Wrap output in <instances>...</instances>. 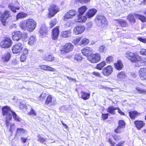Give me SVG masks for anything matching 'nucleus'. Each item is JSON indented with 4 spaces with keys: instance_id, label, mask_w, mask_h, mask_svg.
<instances>
[{
    "instance_id": "f257e3e1",
    "label": "nucleus",
    "mask_w": 146,
    "mask_h": 146,
    "mask_svg": "<svg viewBox=\"0 0 146 146\" xmlns=\"http://www.w3.org/2000/svg\"><path fill=\"white\" fill-rule=\"evenodd\" d=\"M20 27L23 30H27L30 32H33L36 27V23L32 19H27L25 23L23 21L21 22L19 24Z\"/></svg>"
},
{
    "instance_id": "f03ea898",
    "label": "nucleus",
    "mask_w": 146,
    "mask_h": 146,
    "mask_svg": "<svg viewBox=\"0 0 146 146\" xmlns=\"http://www.w3.org/2000/svg\"><path fill=\"white\" fill-rule=\"evenodd\" d=\"M3 115L5 116L6 125L8 126L9 125V121L12 118L13 113L11 109L7 106H4L2 108Z\"/></svg>"
},
{
    "instance_id": "7ed1b4c3",
    "label": "nucleus",
    "mask_w": 146,
    "mask_h": 146,
    "mask_svg": "<svg viewBox=\"0 0 146 146\" xmlns=\"http://www.w3.org/2000/svg\"><path fill=\"white\" fill-rule=\"evenodd\" d=\"M95 19L97 25L100 27H105L108 25L107 20L104 16L102 15H97Z\"/></svg>"
},
{
    "instance_id": "20e7f679",
    "label": "nucleus",
    "mask_w": 146,
    "mask_h": 146,
    "mask_svg": "<svg viewBox=\"0 0 146 146\" xmlns=\"http://www.w3.org/2000/svg\"><path fill=\"white\" fill-rule=\"evenodd\" d=\"M125 55V57L132 62H138L139 60L140 59V57L138 54L136 53L127 52Z\"/></svg>"
},
{
    "instance_id": "39448f33",
    "label": "nucleus",
    "mask_w": 146,
    "mask_h": 146,
    "mask_svg": "<svg viewBox=\"0 0 146 146\" xmlns=\"http://www.w3.org/2000/svg\"><path fill=\"white\" fill-rule=\"evenodd\" d=\"M74 48V46L70 43L66 44L63 46L60 47V50L62 54H64L72 51Z\"/></svg>"
},
{
    "instance_id": "423d86ee",
    "label": "nucleus",
    "mask_w": 146,
    "mask_h": 146,
    "mask_svg": "<svg viewBox=\"0 0 146 146\" xmlns=\"http://www.w3.org/2000/svg\"><path fill=\"white\" fill-rule=\"evenodd\" d=\"M48 10L49 13L48 17L50 18L53 17L59 11V8L56 5L52 4L49 6Z\"/></svg>"
},
{
    "instance_id": "0eeeda50",
    "label": "nucleus",
    "mask_w": 146,
    "mask_h": 146,
    "mask_svg": "<svg viewBox=\"0 0 146 146\" xmlns=\"http://www.w3.org/2000/svg\"><path fill=\"white\" fill-rule=\"evenodd\" d=\"M12 43V41L10 38L5 37L0 42V45L3 48H7L11 46Z\"/></svg>"
},
{
    "instance_id": "6e6552de",
    "label": "nucleus",
    "mask_w": 146,
    "mask_h": 146,
    "mask_svg": "<svg viewBox=\"0 0 146 146\" xmlns=\"http://www.w3.org/2000/svg\"><path fill=\"white\" fill-rule=\"evenodd\" d=\"M88 60L92 63H97L101 60L100 55L99 53L92 54L88 57Z\"/></svg>"
},
{
    "instance_id": "1a4fd4ad",
    "label": "nucleus",
    "mask_w": 146,
    "mask_h": 146,
    "mask_svg": "<svg viewBox=\"0 0 146 146\" xmlns=\"http://www.w3.org/2000/svg\"><path fill=\"white\" fill-rule=\"evenodd\" d=\"M23 45L22 43L19 42L14 45L12 48V50L14 54H19L23 50Z\"/></svg>"
},
{
    "instance_id": "9d476101",
    "label": "nucleus",
    "mask_w": 146,
    "mask_h": 146,
    "mask_svg": "<svg viewBox=\"0 0 146 146\" xmlns=\"http://www.w3.org/2000/svg\"><path fill=\"white\" fill-rule=\"evenodd\" d=\"M85 30V27L82 25L76 26L74 29L73 32L75 35L81 34L84 32Z\"/></svg>"
},
{
    "instance_id": "9b49d317",
    "label": "nucleus",
    "mask_w": 146,
    "mask_h": 146,
    "mask_svg": "<svg viewBox=\"0 0 146 146\" xmlns=\"http://www.w3.org/2000/svg\"><path fill=\"white\" fill-rule=\"evenodd\" d=\"M11 15L8 11H5L4 13L1 15L0 17V20L2 24L4 26L5 25L7 19L10 17Z\"/></svg>"
},
{
    "instance_id": "f8f14e48",
    "label": "nucleus",
    "mask_w": 146,
    "mask_h": 146,
    "mask_svg": "<svg viewBox=\"0 0 146 146\" xmlns=\"http://www.w3.org/2000/svg\"><path fill=\"white\" fill-rule=\"evenodd\" d=\"M12 38L14 41H18L22 37V33L19 31H15L12 33Z\"/></svg>"
},
{
    "instance_id": "ddd939ff",
    "label": "nucleus",
    "mask_w": 146,
    "mask_h": 146,
    "mask_svg": "<svg viewBox=\"0 0 146 146\" xmlns=\"http://www.w3.org/2000/svg\"><path fill=\"white\" fill-rule=\"evenodd\" d=\"M113 71V68L111 66H108L103 70L102 73L105 76H108Z\"/></svg>"
},
{
    "instance_id": "4468645a",
    "label": "nucleus",
    "mask_w": 146,
    "mask_h": 146,
    "mask_svg": "<svg viewBox=\"0 0 146 146\" xmlns=\"http://www.w3.org/2000/svg\"><path fill=\"white\" fill-rule=\"evenodd\" d=\"M82 54L86 56H90L93 52V50L92 49L89 47H86L83 48L82 50Z\"/></svg>"
},
{
    "instance_id": "2eb2a0df",
    "label": "nucleus",
    "mask_w": 146,
    "mask_h": 146,
    "mask_svg": "<svg viewBox=\"0 0 146 146\" xmlns=\"http://www.w3.org/2000/svg\"><path fill=\"white\" fill-rule=\"evenodd\" d=\"M11 56L10 53L9 52H6L2 55L1 57V61L3 62H7L10 60Z\"/></svg>"
},
{
    "instance_id": "dca6fc26",
    "label": "nucleus",
    "mask_w": 146,
    "mask_h": 146,
    "mask_svg": "<svg viewBox=\"0 0 146 146\" xmlns=\"http://www.w3.org/2000/svg\"><path fill=\"white\" fill-rule=\"evenodd\" d=\"M59 35L58 27H56L52 30V38L53 40H56L58 38Z\"/></svg>"
},
{
    "instance_id": "f3484780",
    "label": "nucleus",
    "mask_w": 146,
    "mask_h": 146,
    "mask_svg": "<svg viewBox=\"0 0 146 146\" xmlns=\"http://www.w3.org/2000/svg\"><path fill=\"white\" fill-rule=\"evenodd\" d=\"M140 78L142 80L146 79V68H141L139 70Z\"/></svg>"
},
{
    "instance_id": "a211bd4d",
    "label": "nucleus",
    "mask_w": 146,
    "mask_h": 146,
    "mask_svg": "<svg viewBox=\"0 0 146 146\" xmlns=\"http://www.w3.org/2000/svg\"><path fill=\"white\" fill-rule=\"evenodd\" d=\"M97 10L95 9H91L88 10L86 13V16L88 18L93 17L96 14Z\"/></svg>"
},
{
    "instance_id": "6ab92c4d",
    "label": "nucleus",
    "mask_w": 146,
    "mask_h": 146,
    "mask_svg": "<svg viewBox=\"0 0 146 146\" xmlns=\"http://www.w3.org/2000/svg\"><path fill=\"white\" fill-rule=\"evenodd\" d=\"M52 98L51 95H49L46 99V104H47L50 106L54 105L56 103V102L54 100H52Z\"/></svg>"
},
{
    "instance_id": "aec40b11",
    "label": "nucleus",
    "mask_w": 146,
    "mask_h": 146,
    "mask_svg": "<svg viewBox=\"0 0 146 146\" xmlns=\"http://www.w3.org/2000/svg\"><path fill=\"white\" fill-rule=\"evenodd\" d=\"M136 127L138 129H140L145 125V123L142 121L136 120L134 122Z\"/></svg>"
},
{
    "instance_id": "412c9836",
    "label": "nucleus",
    "mask_w": 146,
    "mask_h": 146,
    "mask_svg": "<svg viewBox=\"0 0 146 146\" xmlns=\"http://www.w3.org/2000/svg\"><path fill=\"white\" fill-rule=\"evenodd\" d=\"M77 17L78 18L76 19L77 22H83L87 20V17L84 15L83 14H78L77 15Z\"/></svg>"
},
{
    "instance_id": "4be33fe9",
    "label": "nucleus",
    "mask_w": 146,
    "mask_h": 146,
    "mask_svg": "<svg viewBox=\"0 0 146 146\" xmlns=\"http://www.w3.org/2000/svg\"><path fill=\"white\" fill-rule=\"evenodd\" d=\"M46 25L45 24L42 25L40 28L39 31L40 36L43 37L46 34Z\"/></svg>"
},
{
    "instance_id": "5701e85b",
    "label": "nucleus",
    "mask_w": 146,
    "mask_h": 146,
    "mask_svg": "<svg viewBox=\"0 0 146 146\" xmlns=\"http://www.w3.org/2000/svg\"><path fill=\"white\" fill-rule=\"evenodd\" d=\"M71 35V32L70 30H68L62 32L61 35L64 38L70 37Z\"/></svg>"
},
{
    "instance_id": "b1692460",
    "label": "nucleus",
    "mask_w": 146,
    "mask_h": 146,
    "mask_svg": "<svg viewBox=\"0 0 146 146\" xmlns=\"http://www.w3.org/2000/svg\"><path fill=\"white\" fill-rule=\"evenodd\" d=\"M129 113L130 117L132 119H134L135 117L140 115L139 113H138L136 111L129 112Z\"/></svg>"
},
{
    "instance_id": "393cba45",
    "label": "nucleus",
    "mask_w": 146,
    "mask_h": 146,
    "mask_svg": "<svg viewBox=\"0 0 146 146\" xmlns=\"http://www.w3.org/2000/svg\"><path fill=\"white\" fill-rule=\"evenodd\" d=\"M115 66L116 69L120 70L123 67V65L121 60H118L117 63L114 64Z\"/></svg>"
},
{
    "instance_id": "a878e982",
    "label": "nucleus",
    "mask_w": 146,
    "mask_h": 146,
    "mask_svg": "<svg viewBox=\"0 0 146 146\" xmlns=\"http://www.w3.org/2000/svg\"><path fill=\"white\" fill-rule=\"evenodd\" d=\"M87 9V8L86 6H83L78 9V14H84Z\"/></svg>"
},
{
    "instance_id": "bb28decb",
    "label": "nucleus",
    "mask_w": 146,
    "mask_h": 146,
    "mask_svg": "<svg viewBox=\"0 0 146 146\" xmlns=\"http://www.w3.org/2000/svg\"><path fill=\"white\" fill-rule=\"evenodd\" d=\"M118 23L121 26L123 27H127L128 25L126 21L123 19H120L118 21Z\"/></svg>"
},
{
    "instance_id": "cd10ccee",
    "label": "nucleus",
    "mask_w": 146,
    "mask_h": 146,
    "mask_svg": "<svg viewBox=\"0 0 146 146\" xmlns=\"http://www.w3.org/2000/svg\"><path fill=\"white\" fill-rule=\"evenodd\" d=\"M81 98L84 100H86L88 99L90 96V94L86 93L83 91L81 92Z\"/></svg>"
},
{
    "instance_id": "c85d7f7f",
    "label": "nucleus",
    "mask_w": 146,
    "mask_h": 146,
    "mask_svg": "<svg viewBox=\"0 0 146 146\" xmlns=\"http://www.w3.org/2000/svg\"><path fill=\"white\" fill-rule=\"evenodd\" d=\"M117 109V108H114L113 106H111L108 108L107 111L110 114H115V110Z\"/></svg>"
},
{
    "instance_id": "c756f323",
    "label": "nucleus",
    "mask_w": 146,
    "mask_h": 146,
    "mask_svg": "<svg viewBox=\"0 0 146 146\" xmlns=\"http://www.w3.org/2000/svg\"><path fill=\"white\" fill-rule=\"evenodd\" d=\"M134 16L136 18L140 20L141 21L143 22H144L146 21V18L144 16L138 14H135Z\"/></svg>"
},
{
    "instance_id": "7c9ffc66",
    "label": "nucleus",
    "mask_w": 146,
    "mask_h": 146,
    "mask_svg": "<svg viewBox=\"0 0 146 146\" xmlns=\"http://www.w3.org/2000/svg\"><path fill=\"white\" fill-rule=\"evenodd\" d=\"M106 64V63L105 61H102L100 63L97 64L96 68L99 70H101Z\"/></svg>"
},
{
    "instance_id": "2f4dec72",
    "label": "nucleus",
    "mask_w": 146,
    "mask_h": 146,
    "mask_svg": "<svg viewBox=\"0 0 146 146\" xmlns=\"http://www.w3.org/2000/svg\"><path fill=\"white\" fill-rule=\"evenodd\" d=\"M27 14L23 12H21L19 13L17 15V20L19 19L24 18L27 17Z\"/></svg>"
},
{
    "instance_id": "473e14b6",
    "label": "nucleus",
    "mask_w": 146,
    "mask_h": 146,
    "mask_svg": "<svg viewBox=\"0 0 146 146\" xmlns=\"http://www.w3.org/2000/svg\"><path fill=\"white\" fill-rule=\"evenodd\" d=\"M127 19L131 23L133 24L135 22L133 16L132 14L130 13L127 17Z\"/></svg>"
},
{
    "instance_id": "72a5a7b5",
    "label": "nucleus",
    "mask_w": 146,
    "mask_h": 146,
    "mask_svg": "<svg viewBox=\"0 0 146 146\" xmlns=\"http://www.w3.org/2000/svg\"><path fill=\"white\" fill-rule=\"evenodd\" d=\"M27 131L23 128H18L17 132L16 134H24L27 133Z\"/></svg>"
},
{
    "instance_id": "f704fd0d",
    "label": "nucleus",
    "mask_w": 146,
    "mask_h": 146,
    "mask_svg": "<svg viewBox=\"0 0 146 146\" xmlns=\"http://www.w3.org/2000/svg\"><path fill=\"white\" fill-rule=\"evenodd\" d=\"M89 42V40L86 38H84L82 39L80 42V45H83L84 46L87 45Z\"/></svg>"
},
{
    "instance_id": "c9c22d12",
    "label": "nucleus",
    "mask_w": 146,
    "mask_h": 146,
    "mask_svg": "<svg viewBox=\"0 0 146 146\" xmlns=\"http://www.w3.org/2000/svg\"><path fill=\"white\" fill-rule=\"evenodd\" d=\"M117 77L119 80H121L125 78V73L123 72H121L119 73L117 75Z\"/></svg>"
},
{
    "instance_id": "e433bc0d",
    "label": "nucleus",
    "mask_w": 146,
    "mask_h": 146,
    "mask_svg": "<svg viewBox=\"0 0 146 146\" xmlns=\"http://www.w3.org/2000/svg\"><path fill=\"white\" fill-rule=\"evenodd\" d=\"M82 37H78L75 39L73 43L75 45H80V42L81 41Z\"/></svg>"
},
{
    "instance_id": "4c0bfd02",
    "label": "nucleus",
    "mask_w": 146,
    "mask_h": 146,
    "mask_svg": "<svg viewBox=\"0 0 146 146\" xmlns=\"http://www.w3.org/2000/svg\"><path fill=\"white\" fill-rule=\"evenodd\" d=\"M35 40V36H31L29 38V41L28 42L30 45L33 44Z\"/></svg>"
},
{
    "instance_id": "58836bf2",
    "label": "nucleus",
    "mask_w": 146,
    "mask_h": 146,
    "mask_svg": "<svg viewBox=\"0 0 146 146\" xmlns=\"http://www.w3.org/2000/svg\"><path fill=\"white\" fill-rule=\"evenodd\" d=\"M136 90L137 92L139 94H145L146 93V90L142 89L140 88L137 87L136 88Z\"/></svg>"
},
{
    "instance_id": "ea45409f",
    "label": "nucleus",
    "mask_w": 146,
    "mask_h": 146,
    "mask_svg": "<svg viewBox=\"0 0 146 146\" xmlns=\"http://www.w3.org/2000/svg\"><path fill=\"white\" fill-rule=\"evenodd\" d=\"M12 115L13 116V117L15 120L18 121H21V119L19 118V117L16 114L15 112H13L12 113Z\"/></svg>"
},
{
    "instance_id": "a19ab883",
    "label": "nucleus",
    "mask_w": 146,
    "mask_h": 146,
    "mask_svg": "<svg viewBox=\"0 0 146 146\" xmlns=\"http://www.w3.org/2000/svg\"><path fill=\"white\" fill-rule=\"evenodd\" d=\"M9 7L11 9V10L13 11L14 13H15L16 12V9H17L18 10L19 9V7H17L16 8L15 7L13 4H11L9 5Z\"/></svg>"
},
{
    "instance_id": "79ce46f5",
    "label": "nucleus",
    "mask_w": 146,
    "mask_h": 146,
    "mask_svg": "<svg viewBox=\"0 0 146 146\" xmlns=\"http://www.w3.org/2000/svg\"><path fill=\"white\" fill-rule=\"evenodd\" d=\"M82 59V57L80 54H76L75 55L74 59L78 62H80Z\"/></svg>"
},
{
    "instance_id": "37998d69",
    "label": "nucleus",
    "mask_w": 146,
    "mask_h": 146,
    "mask_svg": "<svg viewBox=\"0 0 146 146\" xmlns=\"http://www.w3.org/2000/svg\"><path fill=\"white\" fill-rule=\"evenodd\" d=\"M57 23V21L56 19H54L50 21V26L51 28H52L55 26Z\"/></svg>"
},
{
    "instance_id": "c03bdc74",
    "label": "nucleus",
    "mask_w": 146,
    "mask_h": 146,
    "mask_svg": "<svg viewBox=\"0 0 146 146\" xmlns=\"http://www.w3.org/2000/svg\"><path fill=\"white\" fill-rule=\"evenodd\" d=\"M72 17L71 15L69 13L68 11L66 13L64 17V21H66L67 19L71 18Z\"/></svg>"
},
{
    "instance_id": "a18cd8bd",
    "label": "nucleus",
    "mask_w": 146,
    "mask_h": 146,
    "mask_svg": "<svg viewBox=\"0 0 146 146\" xmlns=\"http://www.w3.org/2000/svg\"><path fill=\"white\" fill-rule=\"evenodd\" d=\"M54 60V57L51 54H49L48 56L46 57V60L50 61L53 60Z\"/></svg>"
},
{
    "instance_id": "49530a36",
    "label": "nucleus",
    "mask_w": 146,
    "mask_h": 146,
    "mask_svg": "<svg viewBox=\"0 0 146 146\" xmlns=\"http://www.w3.org/2000/svg\"><path fill=\"white\" fill-rule=\"evenodd\" d=\"M118 126L124 128L125 127V123L123 121L120 120L119 122V125Z\"/></svg>"
},
{
    "instance_id": "de8ad7c7",
    "label": "nucleus",
    "mask_w": 146,
    "mask_h": 146,
    "mask_svg": "<svg viewBox=\"0 0 146 146\" xmlns=\"http://www.w3.org/2000/svg\"><path fill=\"white\" fill-rule=\"evenodd\" d=\"M68 12L72 17L76 14V11L75 10H71L69 11Z\"/></svg>"
},
{
    "instance_id": "09e8293b",
    "label": "nucleus",
    "mask_w": 146,
    "mask_h": 146,
    "mask_svg": "<svg viewBox=\"0 0 146 146\" xmlns=\"http://www.w3.org/2000/svg\"><path fill=\"white\" fill-rule=\"evenodd\" d=\"M28 113L29 115H36V111L34 110L32 108H31V111L28 112Z\"/></svg>"
},
{
    "instance_id": "8fccbe9b",
    "label": "nucleus",
    "mask_w": 146,
    "mask_h": 146,
    "mask_svg": "<svg viewBox=\"0 0 146 146\" xmlns=\"http://www.w3.org/2000/svg\"><path fill=\"white\" fill-rule=\"evenodd\" d=\"M113 60V58L112 56H109L106 59V60L107 62H112Z\"/></svg>"
},
{
    "instance_id": "3c124183",
    "label": "nucleus",
    "mask_w": 146,
    "mask_h": 146,
    "mask_svg": "<svg viewBox=\"0 0 146 146\" xmlns=\"http://www.w3.org/2000/svg\"><path fill=\"white\" fill-rule=\"evenodd\" d=\"M140 59L139 60V61H140L141 63H145L146 64V58L142 57L141 58L140 57Z\"/></svg>"
},
{
    "instance_id": "603ef678",
    "label": "nucleus",
    "mask_w": 146,
    "mask_h": 146,
    "mask_svg": "<svg viewBox=\"0 0 146 146\" xmlns=\"http://www.w3.org/2000/svg\"><path fill=\"white\" fill-rule=\"evenodd\" d=\"M123 128L118 126L117 128L115 130V132L117 133H120L122 131Z\"/></svg>"
},
{
    "instance_id": "864d4df0",
    "label": "nucleus",
    "mask_w": 146,
    "mask_h": 146,
    "mask_svg": "<svg viewBox=\"0 0 146 146\" xmlns=\"http://www.w3.org/2000/svg\"><path fill=\"white\" fill-rule=\"evenodd\" d=\"M29 53L28 50L26 48H24L22 54L23 55L27 56Z\"/></svg>"
},
{
    "instance_id": "5fc2aeb1",
    "label": "nucleus",
    "mask_w": 146,
    "mask_h": 146,
    "mask_svg": "<svg viewBox=\"0 0 146 146\" xmlns=\"http://www.w3.org/2000/svg\"><path fill=\"white\" fill-rule=\"evenodd\" d=\"M108 115H109V114L108 113L102 114V118L104 120L108 118Z\"/></svg>"
},
{
    "instance_id": "6e6d98bb",
    "label": "nucleus",
    "mask_w": 146,
    "mask_h": 146,
    "mask_svg": "<svg viewBox=\"0 0 146 146\" xmlns=\"http://www.w3.org/2000/svg\"><path fill=\"white\" fill-rule=\"evenodd\" d=\"M27 56L25 55H22L20 58L21 61L22 62H24L26 59Z\"/></svg>"
},
{
    "instance_id": "4d7b16f0",
    "label": "nucleus",
    "mask_w": 146,
    "mask_h": 146,
    "mask_svg": "<svg viewBox=\"0 0 146 146\" xmlns=\"http://www.w3.org/2000/svg\"><path fill=\"white\" fill-rule=\"evenodd\" d=\"M140 52L141 54L146 55V49H141L140 51Z\"/></svg>"
},
{
    "instance_id": "13d9d810",
    "label": "nucleus",
    "mask_w": 146,
    "mask_h": 146,
    "mask_svg": "<svg viewBox=\"0 0 146 146\" xmlns=\"http://www.w3.org/2000/svg\"><path fill=\"white\" fill-rule=\"evenodd\" d=\"M55 69L50 67L46 66V70L50 71H51L54 72L55 71Z\"/></svg>"
},
{
    "instance_id": "bf43d9fd",
    "label": "nucleus",
    "mask_w": 146,
    "mask_h": 146,
    "mask_svg": "<svg viewBox=\"0 0 146 146\" xmlns=\"http://www.w3.org/2000/svg\"><path fill=\"white\" fill-rule=\"evenodd\" d=\"M79 2L81 3H87L90 1V0H78Z\"/></svg>"
},
{
    "instance_id": "052dcab7",
    "label": "nucleus",
    "mask_w": 146,
    "mask_h": 146,
    "mask_svg": "<svg viewBox=\"0 0 146 146\" xmlns=\"http://www.w3.org/2000/svg\"><path fill=\"white\" fill-rule=\"evenodd\" d=\"M105 49V47L103 46H100L99 48V51L100 52L103 51Z\"/></svg>"
},
{
    "instance_id": "680f3d73",
    "label": "nucleus",
    "mask_w": 146,
    "mask_h": 146,
    "mask_svg": "<svg viewBox=\"0 0 146 146\" xmlns=\"http://www.w3.org/2000/svg\"><path fill=\"white\" fill-rule=\"evenodd\" d=\"M19 108L20 109H23L25 108V109H27V106H26V105L24 104H23L22 103H21L19 105Z\"/></svg>"
},
{
    "instance_id": "e2e57ef3",
    "label": "nucleus",
    "mask_w": 146,
    "mask_h": 146,
    "mask_svg": "<svg viewBox=\"0 0 146 146\" xmlns=\"http://www.w3.org/2000/svg\"><path fill=\"white\" fill-rule=\"evenodd\" d=\"M138 39L141 42L144 43H146V39L143 38L141 37H139Z\"/></svg>"
},
{
    "instance_id": "0e129e2a",
    "label": "nucleus",
    "mask_w": 146,
    "mask_h": 146,
    "mask_svg": "<svg viewBox=\"0 0 146 146\" xmlns=\"http://www.w3.org/2000/svg\"><path fill=\"white\" fill-rule=\"evenodd\" d=\"M92 74L94 75L97 77H100V74L99 72H94L92 73Z\"/></svg>"
},
{
    "instance_id": "69168bd1",
    "label": "nucleus",
    "mask_w": 146,
    "mask_h": 146,
    "mask_svg": "<svg viewBox=\"0 0 146 146\" xmlns=\"http://www.w3.org/2000/svg\"><path fill=\"white\" fill-rule=\"evenodd\" d=\"M65 76L66 77V78L68 80H70L71 81H72L74 82H76V80L75 79L73 78H72V77H69V76Z\"/></svg>"
},
{
    "instance_id": "338daca9",
    "label": "nucleus",
    "mask_w": 146,
    "mask_h": 146,
    "mask_svg": "<svg viewBox=\"0 0 146 146\" xmlns=\"http://www.w3.org/2000/svg\"><path fill=\"white\" fill-rule=\"evenodd\" d=\"M92 25V23L91 22H89L86 24L87 27L88 28L91 27Z\"/></svg>"
},
{
    "instance_id": "774afa93",
    "label": "nucleus",
    "mask_w": 146,
    "mask_h": 146,
    "mask_svg": "<svg viewBox=\"0 0 146 146\" xmlns=\"http://www.w3.org/2000/svg\"><path fill=\"white\" fill-rule=\"evenodd\" d=\"M124 142L123 141H121L120 142L117 144L116 146H122Z\"/></svg>"
}]
</instances>
